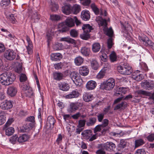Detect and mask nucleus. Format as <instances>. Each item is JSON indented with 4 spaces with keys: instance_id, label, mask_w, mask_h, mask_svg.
Listing matches in <instances>:
<instances>
[{
    "instance_id": "1",
    "label": "nucleus",
    "mask_w": 154,
    "mask_h": 154,
    "mask_svg": "<svg viewBox=\"0 0 154 154\" xmlns=\"http://www.w3.org/2000/svg\"><path fill=\"white\" fill-rule=\"evenodd\" d=\"M15 79V75L11 71H7L0 75V82L2 85L8 86L11 84Z\"/></svg>"
},
{
    "instance_id": "2",
    "label": "nucleus",
    "mask_w": 154,
    "mask_h": 154,
    "mask_svg": "<svg viewBox=\"0 0 154 154\" xmlns=\"http://www.w3.org/2000/svg\"><path fill=\"white\" fill-rule=\"evenodd\" d=\"M75 25V22L74 19L71 17H68L64 22L59 25L62 28L59 30V31L62 32H65L69 29V27H72Z\"/></svg>"
},
{
    "instance_id": "3",
    "label": "nucleus",
    "mask_w": 154,
    "mask_h": 154,
    "mask_svg": "<svg viewBox=\"0 0 154 154\" xmlns=\"http://www.w3.org/2000/svg\"><path fill=\"white\" fill-rule=\"evenodd\" d=\"M117 70L121 74L126 75L130 74L133 72L131 67L128 64L125 63L118 66Z\"/></svg>"
},
{
    "instance_id": "4",
    "label": "nucleus",
    "mask_w": 154,
    "mask_h": 154,
    "mask_svg": "<svg viewBox=\"0 0 154 154\" xmlns=\"http://www.w3.org/2000/svg\"><path fill=\"white\" fill-rule=\"evenodd\" d=\"M138 38L144 46L154 51V43L146 36L145 35L139 36Z\"/></svg>"
},
{
    "instance_id": "5",
    "label": "nucleus",
    "mask_w": 154,
    "mask_h": 154,
    "mask_svg": "<svg viewBox=\"0 0 154 154\" xmlns=\"http://www.w3.org/2000/svg\"><path fill=\"white\" fill-rule=\"evenodd\" d=\"M84 138L88 140L89 141H92L95 140L97 137V135L95 134L93 135L92 131L91 130H86L84 131L81 133Z\"/></svg>"
},
{
    "instance_id": "6",
    "label": "nucleus",
    "mask_w": 154,
    "mask_h": 154,
    "mask_svg": "<svg viewBox=\"0 0 154 154\" xmlns=\"http://www.w3.org/2000/svg\"><path fill=\"white\" fill-rule=\"evenodd\" d=\"M16 53L13 50L9 49L5 51L4 54V57L7 60L10 61L13 60L16 57Z\"/></svg>"
},
{
    "instance_id": "7",
    "label": "nucleus",
    "mask_w": 154,
    "mask_h": 154,
    "mask_svg": "<svg viewBox=\"0 0 154 154\" xmlns=\"http://www.w3.org/2000/svg\"><path fill=\"white\" fill-rule=\"evenodd\" d=\"M83 104L81 102H75L70 103L68 111L69 112H72L79 110L82 106Z\"/></svg>"
},
{
    "instance_id": "8",
    "label": "nucleus",
    "mask_w": 154,
    "mask_h": 154,
    "mask_svg": "<svg viewBox=\"0 0 154 154\" xmlns=\"http://www.w3.org/2000/svg\"><path fill=\"white\" fill-rule=\"evenodd\" d=\"M1 108L4 110L10 109L13 107L12 102L11 100H5L1 103Z\"/></svg>"
},
{
    "instance_id": "9",
    "label": "nucleus",
    "mask_w": 154,
    "mask_h": 154,
    "mask_svg": "<svg viewBox=\"0 0 154 154\" xmlns=\"http://www.w3.org/2000/svg\"><path fill=\"white\" fill-rule=\"evenodd\" d=\"M99 85L100 87H114L115 80L112 78H110L100 83Z\"/></svg>"
},
{
    "instance_id": "10",
    "label": "nucleus",
    "mask_w": 154,
    "mask_h": 154,
    "mask_svg": "<svg viewBox=\"0 0 154 154\" xmlns=\"http://www.w3.org/2000/svg\"><path fill=\"white\" fill-rule=\"evenodd\" d=\"M95 20L99 26H104V27H106L107 26L106 20L103 19L100 16H97L96 17Z\"/></svg>"
},
{
    "instance_id": "11",
    "label": "nucleus",
    "mask_w": 154,
    "mask_h": 154,
    "mask_svg": "<svg viewBox=\"0 0 154 154\" xmlns=\"http://www.w3.org/2000/svg\"><path fill=\"white\" fill-rule=\"evenodd\" d=\"M102 147L107 150L111 151L115 148L116 145L112 142H107L103 144Z\"/></svg>"
},
{
    "instance_id": "12",
    "label": "nucleus",
    "mask_w": 154,
    "mask_h": 154,
    "mask_svg": "<svg viewBox=\"0 0 154 154\" xmlns=\"http://www.w3.org/2000/svg\"><path fill=\"white\" fill-rule=\"evenodd\" d=\"M81 17L84 20H88L90 18V12L86 10L82 11L81 13Z\"/></svg>"
},
{
    "instance_id": "13",
    "label": "nucleus",
    "mask_w": 154,
    "mask_h": 154,
    "mask_svg": "<svg viewBox=\"0 0 154 154\" xmlns=\"http://www.w3.org/2000/svg\"><path fill=\"white\" fill-rule=\"evenodd\" d=\"M140 71L137 70L136 72H133L132 75V78L138 81L141 80L143 77V75L140 74Z\"/></svg>"
},
{
    "instance_id": "14",
    "label": "nucleus",
    "mask_w": 154,
    "mask_h": 154,
    "mask_svg": "<svg viewBox=\"0 0 154 154\" xmlns=\"http://www.w3.org/2000/svg\"><path fill=\"white\" fill-rule=\"evenodd\" d=\"M51 59L52 61L60 60L62 58V55L60 53H52L50 55Z\"/></svg>"
},
{
    "instance_id": "15",
    "label": "nucleus",
    "mask_w": 154,
    "mask_h": 154,
    "mask_svg": "<svg viewBox=\"0 0 154 154\" xmlns=\"http://www.w3.org/2000/svg\"><path fill=\"white\" fill-rule=\"evenodd\" d=\"M55 122V120L52 116H49L47 119V126L49 128H53Z\"/></svg>"
},
{
    "instance_id": "16",
    "label": "nucleus",
    "mask_w": 154,
    "mask_h": 154,
    "mask_svg": "<svg viewBox=\"0 0 154 154\" xmlns=\"http://www.w3.org/2000/svg\"><path fill=\"white\" fill-rule=\"evenodd\" d=\"M79 93L77 91L74 90L71 92L69 94L66 95L65 97L67 99L76 98L79 96Z\"/></svg>"
},
{
    "instance_id": "17",
    "label": "nucleus",
    "mask_w": 154,
    "mask_h": 154,
    "mask_svg": "<svg viewBox=\"0 0 154 154\" xmlns=\"http://www.w3.org/2000/svg\"><path fill=\"white\" fill-rule=\"evenodd\" d=\"M108 130V128H104L100 125H98L94 129V133H96L98 131H101L102 134H104Z\"/></svg>"
},
{
    "instance_id": "18",
    "label": "nucleus",
    "mask_w": 154,
    "mask_h": 154,
    "mask_svg": "<svg viewBox=\"0 0 154 154\" xmlns=\"http://www.w3.org/2000/svg\"><path fill=\"white\" fill-rule=\"evenodd\" d=\"M17 92V90L16 87H8L7 90V94L11 97L15 96Z\"/></svg>"
},
{
    "instance_id": "19",
    "label": "nucleus",
    "mask_w": 154,
    "mask_h": 154,
    "mask_svg": "<svg viewBox=\"0 0 154 154\" xmlns=\"http://www.w3.org/2000/svg\"><path fill=\"white\" fill-rule=\"evenodd\" d=\"M103 30L104 33L109 37H112L113 34V31L111 27L108 28L107 26L104 27Z\"/></svg>"
},
{
    "instance_id": "20",
    "label": "nucleus",
    "mask_w": 154,
    "mask_h": 154,
    "mask_svg": "<svg viewBox=\"0 0 154 154\" xmlns=\"http://www.w3.org/2000/svg\"><path fill=\"white\" fill-rule=\"evenodd\" d=\"M70 76L73 82L77 85L76 82H79L78 80L79 78V74L76 72L73 71L70 73Z\"/></svg>"
},
{
    "instance_id": "21",
    "label": "nucleus",
    "mask_w": 154,
    "mask_h": 154,
    "mask_svg": "<svg viewBox=\"0 0 154 154\" xmlns=\"http://www.w3.org/2000/svg\"><path fill=\"white\" fill-rule=\"evenodd\" d=\"M141 84L142 87H154V81L144 80Z\"/></svg>"
},
{
    "instance_id": "22",
    "label": "nucleus",
    "mask_w": 154,
    "mask_h": 154,
    "mask_svg": "<svg viewBox=\"0 0 154 154\" xmlns=\"http://www.w3.org/2000/svg\"><path fill=\"white\" fill-rule=\"evenodd\" d=\"M71 7L69 4L65 5L62 7V12L66 14H69L71 13Z\"/></svg>"
},
{
    "instance_id": "23",
    "label": "nucleus",
    "mask_w": 154,
    "mask_h": 154,
    "mask_svg": "<svg viewBox=\"0 0 154 154\" xmlns=\"http://www.w3.org/2000/svg\"><path fill=\"white\" fill-rule=\"evenodd\" d=\"M116 89V92L114 95L117 96H118L119 95H122V93L125 94L127 89L126 87H117Z\"/></svg>"
},
{
    "instance_id": "24",
    "label": "nucleus",
    "mask_w": 154,
    "mask_h": 154,
    "mask_svg": "<svg viewBox=\"0 0 154 154\" xmlns=\"http://www.w3.org/2000/svg\"><path fill=\"white\" fill-rule=\"evenodd\" d=\"M80 51L81 53L85 57L89 56L91 52L90 48L85 47H82Z\"/></svg>"
},
{
    "instance_id": "25",
    "label": "nucleus",
    "mask_w": 154,
    "mask_h": 154,
    "mask_svg": "<svg viewBox=\"0 0 154 154\" xmlns=\"http://www.w3.org/2000/svg\"><path fill=\"white\" fill-rule=\"evenodd\" d=\"M89 71L87 66H82L80 67L79 72L82 76H86L89 73Z\"/></svg>"
},
{
    "instance_id": "26",
    "label": "nucleus",
    "mask_w": 154,
    "mask_h": 154,
    "mask_svg": "<svg viewBox=\"0 0 154 154\" xmlns=\"http://www.w3.org/2000/svg\"><path fill=\"white\" fill-rule=\"evenodd\" d=\"M54 79L57 81H60L64 78V76L62 72H55L53 74Z\"/></svg>"
},
{
    "instance_id": "27",
    "label": "nucleus",
    "mask_w": 154,
    "mask_h": 154,
    "mask_svg": "<svg viewBox=\"0 0 154 154\" xmlns=\"http://www.w3.org/2000/svg\"><path fill=\"white\" fill-rule=\"evenodd\" d=\"M84 100L87 102H89L91 101L94 98L93 95L89 93H85L83 97Z\"/></svg>"
},
{
    "instance_id": "28",
    "label": "nucleus",
    "mask_w": 154,
    "mask_h": 154,
    "mask_svg": "<svg viewBox=\"0 0 154 154\" xmlns=\"http://www.w3.org/2000/svg\"><path fill=\"white\" fill-rule=\"evenodd\" d=\"M127 103L125 101L122 102L121 103L118 104L114 108V110H117L119 109H124L127 106Z\"/></svg>"
},
{
    "instance_id": "29",
    "label": "nucleus",
    "mask_w": 154,
    "mask_h": 154,
    "mask_svg": "<svg viewBox=\"0 0 154 154\" xmlns=\"http://www.w3.org/2000/svg\"><path fill=\"white\" fill-rule=\"evenodd\" d=\"M29 138L28 135L25 134H23L18 137L17 141L19 143H23L27 141Z\"/></svg>"
},
{
    "instance_id": "30",
    "label": "nucleus",
    "mask_w": 154,
    "mask_h": 154,
    "mask_svg": "<svg viewBox=\"0 0 154 154\" xmlns=\"http://www.w3.org/2000/svg\"><path fill=\"white\" fill-rule=\"evenodd\" d=\"M60 41L61 42H65L68 43L75 44V41L72 38L69 37H63L60 38Z\"/></svg>"
},
{
    "instance_id": "31",
    "label": "nucleus",
    "mask_w": 154,
    "mask_h": 154,
    "mask_svg": "<svg viewBox=\"0 0 154 154\" xmlns=\"http://www.w3.org/2000/svg\"><path fill=\"white\" fill-rule=\"evenodd\" d=\"M92 47V51L94 53H97L98 52L101 48L100 43L98 42H95L93 44Z\"/></svg>"
},
{
    "instance_id": "32",
    "label": "nucleus",
    "mask_w": 154,
    "mask_h": 154,
    "mask_svg": "<svg viewBox=\"0 0 154 154\" xmlns=\"http://www.w3.org/2000/svg\"><path fill=\"white\" fill-rule=\"evenodd\" d=\"M81 10V8L79 5L75 4L71 7V13L76 14L79 13Z\"/></svg>"
},
{
    "instance_id": "33",
    "label": "nucleus",
    "mask_w": 154,
    "mask_h": 154,
    "mask_svg": "<svg viewBox=\"0 0 154 154\" xmlns=\"http://www.w3.org/2000/svg\"><path fill=\"white\" fill-rule=\"evenodd\" d=\"M84 32L88 33L91 31L93 28L89 24H84L82 27Z\"/></svg>"
},
{
    "instance_id": "34",
    "label": "nucleus",
    "mask_w": 154,
    "mask_h": 154,
    "mask_svg": "<svg viewBox=\"0 0 154 154\" xmlns=\"http://www.w3.org/2000/svg\"><path fill=\"white\" fill-rule=\"evenodd\" d=\"M97 118L95 117H90L88 120L86 122V125L88 126L93 125L96 122Z\"/></svg>"
},
{
    "instance_id": "35",
    "label": "nucleus",
    "mask_w": 154,
    "mask_h": 154,
    "mask_svg": "<svg viewBox=\"0 0 154 154\" xmlns=\"http://www.w3.org/2000/svg\"><path fill=\"white\" fill-rule=\"evenodd\" d=\"M84 59L80 56L76 57L74 59V63L77 66H80L83 63Z\"/></svg>"
},
{
    "instance_id": "36",
    "label": "nucleus",
    "mask_w": 154,
    "mask_h": 154,
    "mask_svg": "<svg viewBox=\"0 0 154 154\" xmlns=\"http://www.w3.org/2000/svg\"><path fill=\"white\" fill-rule=\"evenodd\" d=\"M145 143L144 140L142 139L136 140L135 141L134 146L135 148L141 146Z\"/></svg>"
},
{
    "instance_id": "37",
    "label": "nucleus",
    "mask_w": 154,
    "mask_h": 154,
    "mask_svg": "<svg viewBox=\"0 0 154 154\" xmlns=\"http://www.w3.org/2000/svg\"><path fill=\"white\" fill-rule=\"evenodd\" d=\"M23 90L25 91V93L28 94L29 96H32L33 95V92L32 87H23Z\"/></svg>"
},
{
    "instance_id": "38",
    "label": "nucleus",
    "mask_w": 154,
    "mask_h": 154,
    "mask_svg": "<svg viewBox=\"0 0 154 154\" xmlns=\"http://www.w3.org/2000/svg\"><path fill=\"white\" fill-rule=\"evenodd\" d=\"M34 126L33 123L27 122L23 126V128L26 130L29 131Z\"/></svg>"
},
{
    "instance_id": "39",
    "label": "nucleus",
    "mask_w": 154,
    "mask_h": 154,
    "mask_svg": "<svg viewBox=\"0 0 154 154\" xmlns=\"http://www.w3.org/2000/svg\"><path fill=\"white\" fill-rule=\"evenodd\" d=\"M91 7L96 15L99 14L100 10L94 3L91 4Z\"/></svg>"
},
{
    "instance_id": "40",
    "label": "nucleus",
    "mask_w": 154,
    "mask_h": 154,
    "mask_svg": "<svg viewBox=\"0 0 154 154\" xmlns=\"http://www.w3.org/2000/svg\"><path fill=\"white\" fill-rule=\"evenodd\" d=\"M14 131V129L12 127L7 128L5 130L6 134L8 136H10L12 135Z\"/></svg>"
},
{
    "instance_id": "41",
    "label": "nucleus",
    "mask_w": 154,
    "mask_h": 154,
    "mask_svg": "<svg viewBox=\"0 0 154 154\" xmlns=\"http://www.w3.org/2000/svg\"><path fill=\"white\" fill-rule=\"evenodd\" d=\"M10 0H2L0 2L1 5L3 8H5L10 4Z\"/></svg>"
},
{
    "instance_id": "42",
    "label": "nucleus",
    "mask_w": 154,
    "mask_h": 154,
    "mask_svg": "<svg viewBox=\"0 0 154 154\" xmlns=\"http://www.w3.org/2000/svg\"><path fill=\"white\" fill-rule=\"evenodd\" d=\"M91 66L94 70H97L98 67V64L97 61L95 60H93L91 62Z\"/></svg>"
},
{
    "instance_id": "43",
    "label": "nucleus",
    "mask_w": 154,
    "mask_h": 154,
    "mask_svg": "<svg viewBox=\"0 0 154 154\" xmlns=\"http://www.w3.org/2000/svg\"><path fill=\"white\" fill-rule=\"evenodd\" d=\"M63 45L61 43H56L54 45L53 47L55 50H59L61 49Z\"/></svg>"
},
{
    "instance_id": "44",
    "label": "nucleus",
    "mask_w": 154,
    "mask_h": 154,
    "mask_svg": "<svg viewBox=\"0 0 154 154\" xmlns=\"http://www.w3.org/2000/svg\"><path fill=\"white\" fill-rule=\"evenodd\" d=\"M80 37L82 39L87 40L90 38V35L88 33L84 32L80 35Z\"/></svg>"
},
{
    "instance_id": "45",
    "label": "nucleus",
    "mask_w": 154,
    "mask_h": 154,
    "mask_svg": "<svg viewBox=\"0 0 154 154\" xmlns=\"http://www.w3.org/2000/svg\"><path fill=\"white\" fill-rule=\"evenodd\" d=\"M6 121V117L4 113L0 114V125L4 124Z\"/></svg>"
},
{
    "instance_id": "46",
    "label": "nucleus",
    "mask_w": 154,
    "mask_h": 154,
    "mask_svg": "<svg viewBox=\"0 0 154 154\" xmlns=\"http://www.w3.org/2000/svg\"><path fill=\"white\" fill-rule=\"evenodd\" d=\"M18 137L17 135H15L11 137L9 139L10 142L12 143L15 144L16 141H17Z\"/></svg>"
},
{
    "instance_id": "47",
    "label": "nucleus",
    "mask_w": 154,
    "mask_h": 154,
    "mask_svg": "<svg viewBox=\"0 0 154 154\" xmlns=\"http://www.w3.org/2000/svg\"><path fill=\"white\" fill-rule=\"evenodd\" d=\"M71 36L73 38L76 37L78 36V33L77 31L75 29H71L70 32Z\"/></svg>"
},
{
    "instance_id": "48",
    "label": "nucleus",
    "mask_w": 154,
    "mask_h": 154,
    "mask_svg": "<svg viewBox=\"0 0 154 154\" xmlns=\"http://www.w3.org/2000/svg\"><path fill=\"white\" fill-rule=\"evenodd\" d=\"M50 18L52 21H58L60 19V17L57 15H51Z\"/></svg>"
},
{
    "instance_id": "49",
    "label": "nucleus",
    "mask_w": 154,
    "mask_h": 154,
    "mask_svg": "<svg viewBox=\"0 0 154 154\" xmlns=\"http://www.w3.org/2000/svg\"><path fill=\"white\" fill-rule=\"evenodd\" d=\"M97 83L95 81L91 80L87 83L86 87H96Z\"/></svg>"
},
{
    "instance_id": "50",
    "label": "nucleus",
    "mask_w": 154,
    "mask_h": 154,
    "mask_svg": "<svg viewBox=\"0 0 154 154\" xmlns=\"http://www.w3.org/2000/svg\"><path fill=\"white\" fill-rule=\"evenodd\" d=\"M110 59L111 62H114L116 60V54L114 52H112L109 55Z\"/></svg>"
},
{
    "instance_id": "51",
    "label": "nucleus",
    "mask_w": 154,
    "mask_h": 154,
    "mask_svg": "<svg viewBox=\"0 0 154 154\" xmlns=\"http://www.w3.org/2000/svg\"><path fill=\"white\" fill-rule=\"evenodd\" d=\"M141 69L143 72H146L149 70L147 65L145 63H142L141 64Z\"/></svg>"
},
{
    "instance_id": "52",
    "label": "nucleus",
    "mask_w": 154,
    "mask_h": 154,
    "mask_svg": "<svg viewBox=\"0 0 154 154\" xmlns=\"http://www.w3.org/2000/svg\"><path fill=\"white\" fill-rule=\"evenodd\" d=\"M86 122L85 120H80L79 121L78 125L77 126L79 128H84Z\"/></svg>"
},
{
    "instance_id": "53",
    "label": "nucleus",
    "mask_w": 154,
    "mask_h": 154,
    "mask_svg": "<svg viewBox=\"0 0 154 154\" xmlns=\"http://www.w3.org/2000/svg\"><path fill=\"white\" fill-rule=\"evenodd\" d=\"M104 113H99L97 115V120L98 122H101L103 119Z\"/></svg>"
},
{
    "instance_id": "54",
    "label": "nucleus",
    "mask_w": 154,
    "mask_h": 154,
    "mask_svg": "<svg viewBox=\"0 0 154 154\" xmlns=\"http://www.w3.org/2000/svg\"><path fill=\"white\" fill-rule=\"evenodd\" d=\"M106 71L103 70V69H102L97 75V78L99 79L103 78L105 75Z\"/></svg>"
},
{
    "instance_id": "55",
    "label": "nucleus",
    "mask_w": 154,
    "mask_h": 154,
    "mask_svg": "<svg viewBox=\"0 0 154 154\" xmlns=\"http://www.w3.org/2000/svg\"><path fill=\"white\" fill-rule=\"evenodd\" d=\"M107 46L109 49H110L112 48V37H109L107 40Z\"/></svg>"
},
{
    "instance_id": "56",
    "label": "nucleus",
    "mask_w": 154,
    "mask_h": 154,
    "mask_svg": "<svg viewBox=\"0 0 154 154\" xmlns=\"http://www.w3.org/2000/svg\"><path fill=\"white\" fill-rule=\"evenodd\" d=\"M109 122V121L107 119H105L103 120L102 124L100 125L104 128H107L106 127L108 125Z\"/></svg>"
},
{
    "instance_id": "57",
    "label": "nucleus",
    "mask_w": 154,
    "mask_h": 154,
    "mask_svg": "<svg viewBox=\"0 0 154 154\" xmlns=\"http://www.w3.org/2000/svg\"><path fill=\"white\" fill-rule=\"evenodd\" d=\"M137 92L139 94H142L148 96L150 95V93L149 92L144 91L141 90H138L137 91Z\"/></svg>"
},
{
    "instance_id": "58",
    "label": "nucleus",
    "mask_w": 154,
    "mask_h": 154,
    "mask_svg": "<svg viewBox=\"0 0 154 154\" xmlns=\"http://www.w3.org/2000/svg\"><path fill=\"white\" fill-rule=\"evenodd\" d=\"M147 139L149 142L154 140V134L152 133L146 137Z\"/></svg>"
},
{
    "instance_id": "59",
    "label": "nucleus",
    "mask_w": 154,
    "mask_h": 154,
    "mask_svg": "<svg viewBox=\"0 0 154 154\" xmlns=\"http://www.w3.org/2000/svg\"><path fill=\"white\" fill-rule=\"evenodd\" d=\"M26 121L30 122V123H33L35 121V118L33 116H30L27 118L26 120Z\"/></svg>"
},
{
    "instance_id": "60",
    "label": "nucleus",
    "mask_w": 154,
    "mask_h": 154,
    "mask_svg": "<svg viewBox=\"0 0 154 154\" xmlns=\"http://www.w3.org/2000/svg\"><path fill=\"white\" fill-rule=\"evenodd\" d=\"M146 152L143 149H138L136 151L135 154H146Z\"/></svg>"
},
{
    "instance_id": "61",
    "label": "nucleus",
    "mask_w": 154,
    "mask_h": 154,
    "mask_svg": "<svg viewBox=\"0 0 154 154\" xmlns=\"http://www.w3.org/2000/svg\"><path fill=\"white\" fill-rule=\"evenodd\" d=\"M80 2L84 6H88L91 3V0H82Z\"/></svg>"
},
{
    "instance_id": "62",
    "label": "nucleus",
    "mask_w": 154,
    "mask_h": 154,
    "mask_svg": "<svg viewBox=\"0 0 154 154\" xmlns=\"http://www.w3.org/2000/svg\"><path fill=\"white\" fill-rule=\"evenodd\" d=\"M58 8L59 7L58 5L55 3L53 4L51 7V10L53 11H57Z\"/></svg>"
},
{
    "instance_id": "63",
    "label": "nucleus",
    "mask_w": 154,
    "mask_h": 154,
    "mask_svg": "<svg viewBox=\"0 0 154 154\" xmlns=\"http://www.w3.org/2000/svg\"><path fill=\"white\" fill-rule=\"evenodd\" d=\"M9 19L10 21L13 23H14L16 21V20L15 19L13 14H11L9 15Z\"/></svg>"
},
{
    "instance_id": "64",
    "label": "nucleus",
    "mask_w": 154,
    "mask_h": 154,
    "mask_svg": "<svg viewBox=\"0 0 154 154\" xmlns=\"http://www.w3.org/2000/svg\"><path fill=\"white\" fill-rule=\"evenodd\" d=\"M27 114V112L23 110H21L18 113V115L20 117H23L26 116Z\"/></svg>"
}]
</instances>
